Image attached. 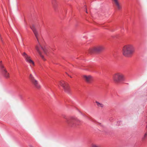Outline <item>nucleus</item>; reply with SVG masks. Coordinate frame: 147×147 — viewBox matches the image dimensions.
Here are the masks:
<instances>
[{"label": "nucleus", "mask_w": 147, "mask_h": 147, "mask_svg": "<svg viewBox=\"0 0 147 147\" xmlns=\"http://www.w3.org/2000/svg\"><path fill=\"white\" fill-rule=\"evenodd\" d=\"M30 28L33 31L38 43V45L36 46L35 47L36 49L42 59L43 60H45V59H44V57L42 55V51L45 54H47V49L45 47L41 46L40 43H39L38 39L39 34L37 31L36 30L34 26L33 25L31 26Z\"/></svg>", "instance_id": "obj_1"}, {"label": "nucleus", "mask_w": 147, "mask_h": 147, "mask_svg": "<svg viewBox=\"0 0 147 147\" xmlns=\"http://www.w3.org/2000/svg\"><path fill=\"white\" fill-rule=\"evenodd\" d=\"M66 123L69 127H75L80 125V121L75 117H71L67 119Z\"/></svg>", "instance_id": "obj_2"}, {"label": "nucleus", "mask_w": 147, "mask_h": 147, "mask_svg": "<svg viewBox=\"0 0 147 147\" xmlns=\"http://www.w3.org/2000/svg\"><path fill=\"white\" fill-rule=\"evenodd\" d=\"M113 79L115 83L119 84L125 81V77L122 74L117 72L113 75Z\"/></svg>", "instance_id": "obj_3"}, {"label": "nucleus", "mask_w": 147, "mask_h": 147, "mask_svg": "<svg viewBox=\"0 0 147 147\" xmlns=\"http://www.w3.org/2000/svg\"><path fill=\"white\" fill-rule=\"evenodd\" d=\"M59 84L63 88L65 92L68 94L70 93V87L67 82L63 80H61L59 82Z\"/></svg>", "instance_id": "obj_4"}, {"label": "nucleus", "mask_w": 147, "mask_h": 147, "mask_svg": "<svg viewBox=\"0 0 147 147\" xmlns=\"http://www.w3.org/2000/svg\"><path fill=\"white\" fill-rule=\"evenodd\" d=\"M104 49V47L102 46H99L94 47L90 48L88 50V52L90 54L94 53H99L102 51Z\"/></svg>", "instance_id": "obj_5"}, {"label": "nucleus", "mask_w": 147, "mask_h": 147, "mask_svg": "<svg viewBox=\"0 0 147 147\" xmlns=\"http://www.w3.org/2000/svg\"><path fill=\"white\" fill-rule=\"evenodd\" d=\"M22 55L26 61L32 65H34V61L32 60L31 57L28 55L26 53L23 52L22 53Z\"/></svg>", "instance_id": "obj_6"}, {"label": "nucleus", "mask_w": 147, "mask_h": 147, "mask_svg": "<svg viewBox=\"0 0 147 147\" xmlns=\"http://www.w3.org/2000/svg\"><path fill=\"white\" fill-rule=\"evenodd\" d=\"M1 70L3 76L6 79L9 78V74L3 65H1Z\"/></svg>", "instance_id": "obj_7"}, {"label": "nucleus", "mask_w": 147, "mask_h": 147, "mask_svg": "<svg viewBox=\"0 0 147 147\" xmlns=\"http://www.w3.org/2000/svg\"><path fill=\"white\" fill-rule=\"evenodd\" d=\"M29 78L32 82L36 88H40V86L38 84V81L35 79L34 77L31 74L30 75Z\"/></svg>", "instance_id": "obj_8"}, {"label": "nucleus", "mask_w": 147, "mask_h": 147, "mask_svg": "<svg viewBox=\"0 0 147 147\" xmlns=\"http://www.w3.org/2000/svg\"><path fill=\"white\" fill-rule=\"evenodd\" d=\"M122 54L123 55L126 57H127L129 56V46L128 45L124 46L122 49Z\"/></svg>", "instance_id": "obj_9"}, {"label": "nucleus", "mask_w": 147, "mask_h": 147, "mask_svg": "<svg viewBox=\"0 0 147 147\" xmlns=\"http://www.w3.org/2000/svg\"><path fill=\"white\" fill-rule=\"evenodd\" d=\"M83 77L84 80L88 83L90 84L91 83L92 80V77L90 75H84Z\"/></svg>", "instance_id": "obj_10"}, {"label": "nucleus", "mask_w": 147, "mask_h": 147, "mask_svg": "<svg viewBox=\"0 0 147 147\" xmlns=\"http://www.w3.org/2000/svg\"><path fill=\"white\" fill-rule=\"evenodd\" d=\"M135 48L132 45H129V56L132 55L135 51Z\"/></svg>", "instance_id": "obj_11"}, {"label": "nucleus", "mask_w": 147, "mask_h": 147, "mask_svg": "<svg viewBox=\"0 0 147 147\" xmlns=\"http://www.w3.org/2000/svg\"><path fill=\"white\" fill-rule=\"evenodd\" d=\"M116 9L118 11H121L122 9V5L120 2L114 5Z\"/></svg>", "instance_id": "obj_12"}, {"label": "nucleus", "mask_w": 147, "mask_h": 147, "mask_svg": "<svg viewBox=\"0 0 147 147\" xmlns=\"http://www.w3.org/2000/svg\"><path fill=\"white\" fill-rule=\"evenodd\" d=\"M95 103L98 108H103L104 107V105L101 103L97 101H95Z\"/></svg>", "instance_id": "obj_13"}, {"label": "nucleus", "mask_w": 147, "mask_h": 147, "mask_svg": "<svg viewBox=\"0 0 147 147\" xmlns=\"http://www.w3.org/2000/svg\"><path fill=\"white\" fill-rule=\"evenodd\" d=\"M113 5L119 2H120V1L119 0H111Z\"/></svg>", "instance_id": "obj_14"}, {"label": "nucleus", "mask_w": 147, "mask_h": 147, "mask_svg": "<svg viewBox=\"0 0 147 147\" xmlns=\"http://www.w3.org/2000/svg\"><path fill=\"white\" fill-rule=\"evenodd\" d=\"M91 146L92 147H100L98 145L94 144H91Z\"/></svg>", "instance_id": "obj_15"}, {"label": "nucleus", "mask_w": 147, "mask_h": 147, "mask_svg": "<svg viewBox=\"0 0 147 147\" xmlns=\"http://www.w3.org/2000/svg\"><path fill=\"white\" fill-rule=\"evenodd\" d=\"M56 0H52V3L54 7L55 6V2Z\"/></svg>", "instance_id": "obj_16"}, {"label": "nucleus", "mask_w": 147, "mask_h": 147, "mask_svg": "<svg viewBox=\"0 0 147 147\" xmlns=\"http://www.w3.org/2000/svg\"><path fill=\"white\" fill-rule=\"evenodd\" d=\"M1 65H3L2 64V61H0V67L1 68Z\"/></svg>", "instance_id": "obj_17"}, {"label": "nucleus", "mask_w": 147, "mask_h": 147, "mask_svg": "<svg viewBox=\"0 0 147 147\" xmlns=\"http://www.w3.org/2000/svg\"><path fill=\"white\" fill-rule=\"evenodd\" d=\"M86 13H88V12H87V11H86Z\"/></svg>", "instance_id": "obj_18"}, {"label": "nucleus", "mask_w": 147, "mask_h": 147, "mask_svg": "<svg viewBox=\"0 0 147 147\" xmlns=\"http://www.w3.org/2000/svg\"><path fill=\"white\" fill-rule=\"evenodd\" d=\"M70 77H71V78H72V77L71 76H70Z\"/></svg>", "instance_id": "obj_19"}]
</instances>
